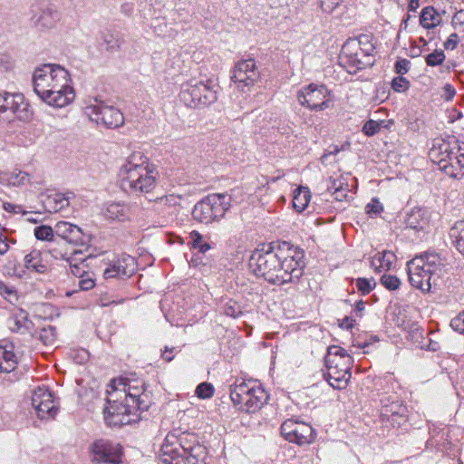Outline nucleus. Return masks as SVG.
Returning a JSON list of instances; mask_svg holds the SVG:
<instances>
[{
	"label": "nucleus",
	"mask_w": 464,
	"mask_h": 464,
	"mask_svg": "<svg viewBox=\"0 0 464 464\" xmlns=\"http://www.w3.org/2000/svg\"><path fill=\"white\" fill-rule=\"evenodd\" d=\"M34 92L46 105L63 109L71 105L76 92L70 72L56 63L37 66L32 76Z\"/></svg>",
	"instance_id": "obj_1"
},
{
	"label": "nucleus",
	"mask_w": 464,
	"mask_h": 464,
	"mask_svg": "<svg viewBox=\"0 0 464 464\" xmlns=\"http://www.w3.org/2000/svg\"><path fill=\"white\" fill-rule=\"evenodd\" d=\"M251 271L270 283L283 285L298 279L303 274V253L289 248L280 250H256L249 260Z\"/></svg>",
	"instance_id": "obj_2"
},
{
	"label": "nucleus",
	"mask_w": 464,
	"mask_h": 464,
	"mask_svg": "<svg viewBox=\"0 0 464 464\" xmlns=\"http://www.w3.org/2000/svg\"><path fill=\"white\" fill-rule=\"evenodd\" d=\"M144 388L137 381L113 380L107 390L104 419L111 426L128 425L139 420Z\"/></svg>",
	"instance_id": "obj_3"
},
{
	"label": "nucleus",
	"mask_w": 464,
	"mask_h": 464,
	"mask_svg": "<svg viewBox=\"0 0 464 464\" xmlns=\"http://www.w3.org/2000/svg\"><path fill=\"white\" fill-rule=\"evenodd\" d=\"M158 173L141 151L131 152L119 169L121 187L133 193H150L155 187Z\"/></svg>",
	"instance_id": "obj_4"
},
{
	"label": "nucleus",
	"mask_w": 464,
	"mask_h": 464,
	"mask_svg": "<svg viewBox=\"0 0 464 464\" xmlns=\"http://www.w3.org/2000/svg\"><path fill=\"white\" fill-rule=\"evenodd\" d=\"M411 285L422 292H430L431 281L439 278L443 269L441 258L437 254H426L412 258L407 264Z\"/></svg>",
	"instance_id": "obj_5"
},
{
	"label": "nucleus",
	"mask_w": 464,
	"mask_h": 464,
	"mask_svg": "<svg viewBox=\"0 0 464 464\" xmlns=\"http://www.w3.org/2000/svg\"><path fill=\"white\" fill-rule=\"evenodd\" d=\"M373 51L374 46L368 35L364 34L355 39H349L342 47L339 55L340 64L349 73H354L358 70L373 63Z\"/></svg>",
	"instance_id": "obj_6"
},
{
	"label": "nucleus",
	"mask_w": 464,
	"mask_h": 464,
	"mask_svg": "<svg viewBox=\"0 0 464 464\" xmlns=\"http://www.w3.org/2000/svg\"><path fill=\"white\" fill-rule=\"evenodd\" d=\"M327 367V381L330 385L338 390L344 389L352 376V357L340 346H331L325 357Z\"/></svg>",
	"instance_id": "obj_7"
},
{
	"label": "nucleus",
	"mask_w": 464,
	"mask_h": 464,
	"mask_svg": "<svg viewBox=\"0 0 464 464\" xmlns=\"http://www.w3.org/2000/svg\"><path fill=\"white\" fill-rule=\"evenodd\" d=\"M230 207V196L227 194H211L194 206L192 217L198 222L209 224L223 218Z\"/></svg>",
	"instance_id": "obj_8"
},
{
	"label": "nucleus",
	"mask_w": 464,
	"mask_h": 464,
	"mask_svg": "<svg viewBox=\"0 0 464 464\" xmlns=\"http://www.w3.org/2000/svg\"><path fill=\"white\" fill-rule=\"evenodd\" d=\"M233 403L246 412H256L266 402L268 396L259 385L249 386L242 382L236 385L230 392Z\"/></svg>",
	"instance_id": "obj_9"
},
{
	"label": "nucleus",
	"mask_w": 464,
	"mask_h": 464,
	"mask_svg": "<svg viewBox=\"0 0 464 464\" xmlns=\"http://www.w3.org/2000/svg\"><path fill=\"white\" fill-rule=\"evenodd\" d=\"M30 117L29 103L23 94L0 92V121H27Z\"/></svg>",
	"instance_id": "obj_10"
},
{
	"label": "nucleus",
	"mask_w": 464,
	"mask_h": 464,
	"mask_svg": "<svg viewBox=\"0 0 464 464\" xmlns=\"http://www.w3.org/2000/svg\"><path fill=\"white\" fill-rule=\"evenodd\" d=\"M85 114L91 121L107 128H117L124 122L123 114L119 109L98 99L86 105Z\"/></svg>",
	"instance_id": "obj_11"
},
{
	"label": "nucleus",
	"mask_w": 464,
	"mask_h": 464,
	"mask_svg": "<svg viewBox=\"0 0 464 464\" xmlns=\"http://www.w3.org/2000/svg\"><path fill=\"white\" fill-rule=\"evenodd\" d=\"M297 100L301 105L311 110L324 111L330 108L333 98L325 86L309 84L298 92Z\"/></svg>",
	"instance_id": "obj_12"
},
{
	"label": "nucleus",
	"mask_w": 464,
	"mask_h": 464,
	"mask_svg": "<svg viewBox=\"0 0 464 464\" xmlns=\"http://www.w3.org/2000/svg\"><path fill=\"white\" fill-rule=\"evenodd\" d=\"M259 78L260 73L254 59L239 61L235 65L231 77L237 90L243 93L249 92Z\"/></svg>",
	"instance_id": "obj_13"
},
{
	"label": "nucleus",
	"mask_w": 464,
	"mask_h": 464,
	"mask_svg": "<svg viewBox=\"0 0 464 464\" xmlns=\"http://www.w3.org/2000/svg\"><path fill=\"white\" fill-rule=\"evenodd\" d=\"M281 434L288 441L298 445H306L314 441L313 428L302 421L286 420L281 425Z\"/></svg>",
	"instance_id": "obj_14"
},
{
	"label": "nucleus",
	"mask_w": 464,
	"mask_h": 464,
	"mask_svg": "<svg viewBox=\"0 0 464 464\" xmlns=\"http://www.w3.org/2000/svg\"><path fill=\"white\" fill-rule=\"evenodd\" d=\"M32 404L41 419L53 418L58 411L53 394L44 388H38L34 392Z\"/></svg>",
	"instance_id": "obj_15"
},
{
	"label": "nucleus",
	"mask_w": 464,
	"mask_h": 464,
	"mask_svg": "<svg viewBox=\"0 0 464 464\" xmlns=\"http://www.w3.org/2000/svg\"><path fill=\"white\" fill-rule=\"evenodd\" d=\"M91 459L93 462H106L119 464L121 462V450L104 440L94 441L91 448Z\"/></svg>",
	"instance_id": "obj_16"
},
{
	"label": "nucleus",
	"mask_w": 464,
	"mask_h": 464,
	"mask_svg": "<svg viewBox=\"0 0 464 464\" xmlns=\"http://www.w3.org/2000/svg\"><path fill=\"white\" fill-rule=\"evenodd\" d=\"M136 269L135 258L129 255H123L117 259L111 260L110 267L103 271L106 279L121 276H130Z\"/></svg>",
	"instance_id": "obj_17"
},
{
	"label": "nucleus",
	"mask_w": 464,
	"mask_h": 464,
	"mask_svg": "<svg viewBox=\"0 0 464 464\" xmlns=\"http://www.w3.org/2000/svg\"><path fill=\"white\" fill-rule=\"evenodd\" d=\"M186 454V450L179 443L173 434H168L160 450V459L163 464H175L178 459Z\"/></svg>",
	"instance_id": "obj_18"
},
{
	"label": "nucleus",
	"mask_w": 464,
	"mask_h": 464,
	"mask_svg": "<svg viewBox=\"0 0 464 464\" xmlns=\"http://www.w3.org/2000/svg\"><path fill=\"white\" fill-rule=\"evenodd\" d=\"M200 91H206V84L202 82L191 80L182 85L180 99L188 107L202 105Z\"/></svg>",
	"instance_id": "obj_19"
},
{
	"label": "nucleus",
	"mask_w": 464,
	"mask_h": 464,
	"mask_svg": "<svg viewBox=\"0 0 464 464\" xmlns=\"http://www.w3.org/2000/svg\"><path fill=\"white\" fill-rule=\"evenodd\" d=\"M183 197L179 194H169L154 200V209L163 215H177Z\"/></svg>",
	"instance_id": "obj_20"
},
{
	"label": "nucleus",
	"mask_w": 464,
	"mask_h": 464,
	"mask_svg": "<svg viewBox=\"0 0 464 464\" xmlns=\"http://www.w3.org/2000/svg\"><path fill=\"white\" fill-rule=\"evenodd\" d=\"M30 181V175L18 169L0 172V184L7 188H22Z\"/></svg>",
	"instance_id": "obj_21"
},
{
	"label": "nucleus",
	"mask_w": 464,
	"mask_h": 464,
	"mask_svg": "<svg viewBox=\"0 0 464 464\" xmlns=\"http://www.w3.org/2000/svg\"><path fill=\"white\" fill-rule=\"evenodd\" d=\"M429 156L434 163L440 167L447 164L449 160H452L450 143L443 140H437L430 150Z\"/></svg>",
	"instance_id": "obj_22"
},
{
	"label": "nucleus",
	"mask_w": 464,
	"mask_h": 464,
	"mask_svg": "<svg viewBox=\"0 0 464 464\" xmlns=\"http://www.w3.org/2000/svg\"><path fill=\"white\" fill-rule=\"evenodd\" d=\"M18 362L17 355L14 353L13 343H5L0 345V372H13Z\"/></svg>",
	"instance_id": "obj_23"
},
{
	"label": "nucleus",
	"mask_w": 464,
	"mask_h": 464,
	"mask_svg": "<svg viewBox=\"0 0 464 464\" xmlns=\"http://www.w3.org/2000/svg\"><path fill=\"white\" fill-rule=\"evenodd\" d=\"M55 234L70 244L81 240L82 229L71 223L61 221L54 226Z\"/></svg>",
	"instance_id": "obj_24"
},
{
	"label": "nucleus",
	"mask_w": 464,
	"mask_h": 464,
	"mask_svg": "<svg viewBox=\"0 0 464 464\" xmlns=\"http://www.w3.org/2000/svg\"><path fill=\"white\" fill-rule=\"evenodd\" d=\"M24 268L29 272L45 274L48 271V266L44 261L41 251L34 249L24 258Z\"/></svg>",
	"instance_id": "obj_25"
},
{
	"label": "nucleus",
	"mask_w": 464,
	"mask_h": 464,
	"mask_svg": "<svg viewBox=\"0 0 464 464\" xmlns=\"http://www.w3.org/2000/svg\"><path fill=\"white\" fill-rule=\"evenodd\" d=\"M130 207L121 202H109L104 210V216L108 219L116 221H125L129 219Z\"/></svg>",
	"instance_id": "obj_26"
},
{
	"label": "nucleus",
	"mask_w": 464,
	"mask_h": 464,
	"mask_svg": "<svg viewBox=\"0 0 464 464\" xmlns=\"http://www.w3.org/2000/svg\"><path fill=\"white\" fill-rule=\"evenodd\" d=\"M396 261V256L391 251L377 253L372 258L371 265L375 271H388Z\"/></svg>",
	"instance_id": "obj_27"
},
{
	"label": "nucleus",
	"mask_w": 464,
	"mask_h": 464,
	"mask_svg": "<svg viewBox=\"0 0 464 464\" xmlns=\"http://www.w3.org/2000/svg\"><path fill=\"white\" fill-rule=\"evenodd\" d=\"M311 192L308 187L299 186L293 192V208L298 213L303 212L311 200Z\"/></svg>",
	"instance_id": "obj_28"
},
{
	"label": "nucleus",
	"mask_w": 464,
	"mask_h": 464,
	"mask_svg": "<svg viewBox=\"0 0 464 464\" xmlns=\"http://www.w3.org/2000/svg\"><path fill=\"white\" fill-rule=\"evenodd\" d=\"M450 164H444L441 166L450 176L454 178H461L464 176V154L459 157L452 158V160H449Z\"/></svg>",
	"instance_id": "obj_29"
},
{
	"label": "nucleus",
	"mask_w": 464,
	"mask_h": 464,
	"mask_svg": "<svg viewBox=\"0 0 464 464\" xmlns=\"http://www.w3.org/2000/svg\"><path fill=\"white\" fill-rule=\"evenodd\" d=\"M72 197V192L66 194L54 193L50 195L47 198V204L53 211H59L69 206L70 198Z\"/></svg>",
	"instance_id": "obj_30"
},
{
	"label": "nucleus",
	"mask_w": 464,
	"mask_h": 464,
	"mask_svg": "<svg viewBox=\"0 0 464 464\" xmlns=\"http://www.w3.org/2000/svg\"><path fill=\"white\" fill-rule=\"evenodd\" d=\"M440 15L432 7H425L421 11L420 23L426 28H434L440 23Z\"/></svg>",
	"instance_id": "obj_31"
},
{
	"label": "nucleus",
	"mask_w": 464,
	"mask_h": 464,
	"mask_svg": "<svg viewBox=\"0 0 464 464\" xmlns=\"http://www.w3.org/2000/svg\"><path fill=\"white\" fill-rule=\"evenodd\" d=\"M390 123L391 122L386 123L384 121H377L373 120H369L364 123L362 127V131L367 136H372L378 133L382 130V128H389Z\"/></svg>",
	"instance_id": "obj_32"
},
{
	"label": "nucleus",
	"mask_w": 464,
	"mask_h": 464,
	"mask_svg": "<svg viewBox=\"0 0 464 464\" xmlns=\"http://www.w3.org/2000/svg\"><path fill=\"white\" fill-rule=\"evenodd\" d=\"M0 295L7 302L14 304L18 301L16 289L0 280Z\"/></svg>",
	"instance_id": "obj_33"
},
{
	"label": "nucleus",
	"mask_w": 464,
	"mask_h": 464,
	"mask_svg": "<svg viewBox=\"0 0 464 464\" xmlns=\"http://www.w3.org/2000/svg\"><path fill=\"white\" fill-rule=\"evenodd\" d=\"M452 237H455L458 250L464 255V221L459 222L452 228Z\"/></svg>",
	"instance_id": "obj_34"
},
{
	"label": "nucleus",
	"mask_w": 464,
	"mask_h": 464,
	"mask_svg": "<svg viewBox=\"0 0 464 464\" xmlns=\"http://www.w3.org/2000/svg\"><path fill=\"white\" fill-rule=\"evenodd\" d=\"M344 183L342 180H332V184L329 189H333V195L337 201H343L347 198V188L344 187Z\"/></svg>",
	"instance_id": "obj_35"
},
{
	"label": "nucleus",
	"mask_w": 464,
	"mask_h": 464,
	"mask_svg": "<svg viewBox=\"0 0 464 464\" xmlns=\"http://www.w3.org/2000/svg\"><path fill=\"white\" fill-rule=\"evenodd\" d=\"M59 20V14L57 11L46 9L43 11L40 21L45 26H53Z\"/></svg>",
	"instance_id": "obj_36"
},
{
	"label": "nucleus",
	"mask_w": 464,
	"mask_h": 464,
	"mask_svg": "<svg viewBox=\"0 0 464 464\" xmlns=\"http://www.w3.org/2000/svg\"><path fill=\"white\" fill-rule=\"evenodd\" d=\"M54 228L50 226H39L34 228V236L39 240H52Z\"/></svg>",
	"instance_id": "obj_37"
},
{
	"label": "nucleus",
	"mask_w": 464,
	"mask_h": 464,
	"mask_svg": "<svg viewBox=\"0 0 464 464\" xmlns=\"http://www.w3.org/2000/svg\"><path fill=\"white\" fill-rule=\"evenodd\" d=\"M375 285L376 282L373 278H358L356 280V286L362 295L370 293Z\"/></svg>",
	"instance_id": "obj_38"
},
{
	"label": "nucleus",
	"mask_w": 464,
	"mask_h": 464,
	"mask_svg": "<svg viewBox=\"0 0 464 464\" xmlns=\"http://www.w3.org/2000/svg\"><path fill=\"white\" fill-rule=\"evenodd\" d=\"M214 388L210 383L202 382L196 389V394L200 399H208L212 397Z\"/></svg>",
	"instance_id": "obj_39"
},
{
	"label": "nucleus",
	"mask_w": 464,
	"mask_h": 464,
	"mask_svg": "<svg viewBox=\"0 0 464 464\" xmlns=\"http://www.w3.org/2000/svg\"><path fill=\"white\" fill-rule=\"evenodd\" d=\"M75 260L76 258L73 257H70L67 259L71 267V271L75 276L82 277L83 275H85L84 268L87 266V265L84 264L85 259L82 260L81 264L74 263Z\"/></svg>",
	"instance_id": "obj_40"
},
{
	"label": "nucleus",
	"mask_w": 464,
	"mask_h": 464,
	"mask_svg": "<svg viewBox=\"0 0 464 464\" xmlns=\"http://www.w3.org/2000/svg\"><path fill=\"white\" fill-rule=\"evenodd\" d=\"M382 284L389 290H396L401 285V280L392 275H383L382 276Z\"/></svg>",
	"instance_id": "obj_41"
},
{
	"label": "nucleus",
	"mask_w": 464,
	"mask_h": 464,
	"mask_svg": "<svg viewBox=\"0 0 464 464\" xmlns=\"http://www.w3.org/2000/svg\"><path fill=\"white\" fill-rule=\"evenodd\" d=\"M40 337L44 342V343L53 344L57 337V333H56L55 328L53 326L44 328L42 330Z\"/></svg>",
	"instance_id": "obj_42"
},
{
	"label": "nucleus",
	"mask_w": 464,
	"mask_h": 464,
	"mask_svg": "<svg viewBox=\"0 0 464 464\" xmlns=\"http://www.w3.org/2000/svg\"><path fill=\"white\" fill-rule=\"evenodd\" d=\"M445 60V55L442 51H435L426 57V62L430 66H436L441 64Z\"/></svg>",
	"instance_id": "obj_43"
},
{
	"label": "nucleus",
	"mask_w": 464,
	"mask_h": 464,
	"mask_svg": "<svg viewBox=\"0 0 464 464\" xmlns=\"http://www.w3.org/2000/svg\"><path fill=\"white\" fill-rule=\"evenodd\" d=\"M383 210V207L378 198H372L365 207L367 214H380Z\"/></svg>",
	"instance_id": "obj_44"
},
{
	"label": "nucleus",
	"mask_w": 464,
	"mask_h": 464,
	"mask_svg": "<svg viewBox=\"0 0 464 464\" xmlns=\"http://www.w3.org/2000/svg\"><path fill=\"white\" fill-rule=\"evenodd\" d=\"M5 270L11 276L22 277L24 275V270L19 269V267L16 266V259L15 258L14 260L8 259V262L5 266Z\"/></svg>",
	"instance_id": "obj_45"
},
{
	"label": "nucleus",
	"mask_w": 464,
	"mask_h": 464,
	"mask_svg": "<svg viewBox=\"0 0 464 464\" xmlns=\"http://www.w3.org/2000/svg\"><path fill=\"white\" fill-rule=\"evenodd\" d=\"M392 86L394 91L401 92L409 88V82L402 76L393 79Z\"/></svg>",
	"instance_id": "obj_46"
},
{
	"label": "nucleus",
	"mask_w": 464,
	"mask_h": 464,
	"mask_svg": "<svg viewBox=\"0 0 464 464\" xmlns=\"http://www.w3.org/2000/svg\"><path fill=\"white\" fill-rule=\"evenodd\" d=\"M450 326L455 331L464 334V312L459 314L451 320Z\"/></svg>",
	"instance_id": "obj_47"
},
{
	"label": "nucleus",
	"mask_w": 464,
	"mask_h": 464,
	"mask_svg": "<svg viewBox=\"0 0 464 464\" xmlns=\"http://www.w3.org/2000/svg\"><path fill=\"white\" fill-rule=\"evenodd\" d=\"M421 216L420 210H413L407 218V225L414 229L423 228V226L416 221L417 218Z\"/></svg>",
	"instance_id": "obj_48"
},
{
	"label": "nucleus",
	"mask_w": 464,
	"mask_h": 464,
	"mask_svg": "<svg viewBox=\"0 0 464 464\" xmlns=\"http://www.w3.org/2000/svg\"><path fill=\"white\" fill-rule=\"evenodd\" d=\"M200 92L202 98V105L209 104L217 99L215 92L211 91L207 85L206 91H200Z\"/></svg>",
	"instance_id": "obj_49"
},
{
	"label": "nucleus",
	"mask_w": 464,
	"mask_h": 464,
	"mask_svg": "<svg viewBox=\"0 0 464 464\" xmlns=\"http://www.w3.org/2000/svg\"><path fill=\"white\" fill-rule=\"evenodd\" d=\"M81 280L79 282V285L82 290H90L94 286V279L89 275H83L82 277H80Z\"/></svg>",
	"instance_id": "obj_50"
},
{
	"label": "nucleus",
	"mask_w": 464,
	"mask_h": 464,
	"mask_svg": "<svg viewBox=\"0 0 464 464\" xmlns=\"http://www.w3.org/2000/svg\"><path fill=\"white\" fill-rule=\"evenodd\" d=\"M320 4L324 12L330 13L340 4V0H320Z\"/></svg>",
	"instance_id": "obj_51"
},
{
	"label": "nucleus",
	"mask_w": 464,
	"mask_h": 464,
	"mask_svg": "<svg viewBox=\"0 0 464 464\" xmlns=\"http://www.w3.org/2000/svg\"><path fill=\"white\" fill-rule=\"evenodd\" d=\"M410 62L406 59L397 61L395 64V71L398 74H404L409 70Z\"/></svg>",
	"instance_id": "obj_52"
},
{
	"label": "nucleus",
	"mask_w": 464,
	"mask_h": 464,
	"mask_svg": "<svg viewBox=\"0 0 464 464\" xmlns=\"http://www.w3.org/2000/svg\"><path fill=\"white\" fill-rule=\"evenodd\" d=\"M175 464H198V459L192 454H183L181 459H178Z\"/></svg>",
	"instance_id": "obj_53"
},
{
	"label": "nucleus",
	"mask_w": 464,
	"mask_h": 464,
	"mask_svg": "<svg viewBox=\"0 0 464 464\" xmlns=\"http://www.w3.org/2000/svg\"><path fill=\"white\" fill-rule=\"evenodd\" d=\"M459 43V36L457 34H451L447 41L444 43V47L447 50H454Z\"/></svg>",
	"instance_id": "obj_54"
},
{
	"label": "nucleus",
	"mask_w": 464,
	"mask_h": 464,
	"mask_svg": "<svg viewBox=\"0 0 464 464\" xmlns=\"http://www.w3.org/2000/svg\"><path fill=\"white\" fill-rule=\"evenodd\" d=\"M73 359L77 363L83 364L89 360V353L86 350H80L75 353Z\"/></svg>",
	"instance_id": "obj_55"
},
{
	"label": "nucleus",
	"mask_w": 464,
	"mask_h": 464,
	"mask_svg": "<svg viewBox=\"0 0 464 464\" xmlns=\"http://www.w3.org/2000/svg\"><path fill=\"white\" fill-rule=\"evenodd\" d=\"M3 208L7 212L20 213L22 212L20 206H15L9 202H5Z\"/></svg>",
	"instance_id": "obj_56"
},
{
	"label": "nucleus",
	"mask_w": 464,
	"mask_h": 464,
	"mask_svg": "<svg viewBox=\"0 0 464 464\" xmlns=\"http://www.w3.org/2000/svg\"><path fill=\"white\" fill-rule=\"evenodd\" d=\"M9 249V245L7 243V238L0 240V255L5 254Z\"/></svg>",
	"instance_id": "obj_57"
},
{
	"label": "nucleus",
	"mask_w": 464,
	"mask_h": 464,
	"mask_svg": "<svg viewBox=\"0 0 464 464\" xmlns=\"http://www.w3.org/2000/svg\"><path fill=\"white\" fill-rule=\"evenodd\" d=\"M190 237L193 239L194 247H197L198 243L201 241V236L197 231H193L190 233Z\"/></svg>",
	"instance_id": "obj_58"
},
{
	"label": "nucleus",
	"mask_w": 464,
	"mask_h": 464,
	"mask_svg": "<svg viewBox=\"0 0 464 464\" xmlns=\"http://www.w3.org/2000/svg\"><path fill=\"white\" fill-rule=\"evenodd\" d=\"M419 6H420L419 0H410L409 9L411 11H416Z\"/></svg>",
	"instance_id": "obj_59"
},
{
	"label": "nucleus",
	"mask_w": 464,
	"mask_h": 464,
	"mask_svg": "<svg viewBox=\"0 0 464 464\" xmlns=\"http://www.w3.org/2000/svg\"><path fill=\"white\" fill-rule=\"evenodd\" d=\"M162 357L168 361V362H170L172 359H173V354H172V350L171 351H168L167 349L163 352L162 353Z\"/></svg>",
	"instance_id": "obj_60"
},
{
	"label": "nucleus",
	"mask_w": 464,
	"mask_h": 464,
	"mask_svg": "<svg viewBox=\"0 0 464 464\" xmlns=\"http://www.w3.org/2000/svg\"><path fill=\"white\" fill-rule=\"evenodd\" d=\"M355 309L357 312L362 313L364 310V304L362 301H359L356 303Z\"/></svg>",
	"instance_id": "obj_61"
},
{
	"label": "nucleus",
	"mask_w": 464,
	"mask_h": 464,
	"mask_svg": "<svg viewBox=\"0 0 464 464\" xmlns=\"http://www.w3.org/2000/svg\"><path fill=\"white\" fill-rule=\"evenodd\" d=\"M445 90H446L447 94H448V99L452 97L454 95V93H455L454 91L451 89L450 85H446Z\"/></svg>",
	"instance_id": "obj_62"
},
{
	"label": "nucleus",
	"mask_w": 464,
	"mask_h": 464,
	"mask_svg": "<svg viewBox=\"0 0 464 464\" xmlns=\"http://www.w3.org/2000/svg\"><path fill=\"white\" fill-rule=\"evenodd\" d=\"M333 155V153H328V154H324L322 157H321V162L323 164H326L328 159Z\"/></svg>",
	"instance_id": "obj_63"
},
{
	"label": "nucleus",
	"mask_w": 464,
	"mask_h": 464,
	"mask_svg": "<svg viewBox=\"0 0 464 464\" xmlns=\"http://www.w3.org/2000/svg\"><path fill=\"white\" fill-rule=\"evenodd\" d=\"M226 314L227 315L235 316L236 315V311L231 306H228L227 308V310H226Z\"/></svg>",
	"instance_id": "obj_64"
}]
</instances>
